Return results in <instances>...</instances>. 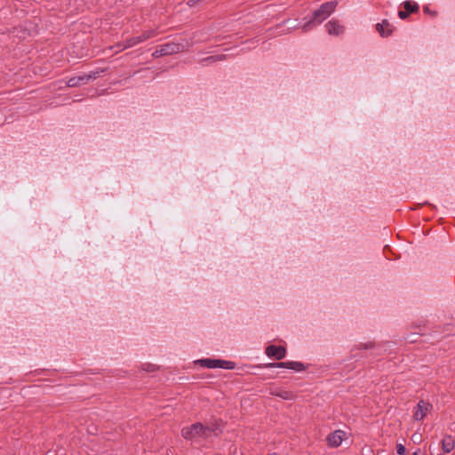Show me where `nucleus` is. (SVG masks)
Returning a JSON list of instances; mask_svg holds the SVG:
<instances>
[{"mask_svg":"<svg viewBox=\"0 0 455 455\" xmlns=\"http://www.w3.org/2000/svg\"><path fill=\"white\" fill-rule=\"evenodd\" d=\"M213 431V427L196 422L190 426L184 427L181 429V435L187 441L197 443L207 439Z\"/></svg>","mask_w":455,"mask_h":455,"instance_id":"1","label":"nucleus"},{"mask_svg":"<svg viewBox=\"0 0 455 455\" xmlns=\"http://www.w3.org/2000/svg\"><path fill=\"white\" fill-rule=\"evenodd\" d=\"M337 1H330L323 3L313 13V18L302 26L303 32L309 31L314 26L321 24L336 9Z\"/></svg>","mask_w":455,"mask_h":455,"instance_id":"2","label":"nucleus"},{"mask_svg":"<svg viewBox=\"0 0 455 455\" xmlns=\"http://www.w3.org/2000/svg\"><path fill=\"white\" fill-rule=\"evenodd\" d=\"M195 363L199 364L201 367L208 369L221 368L227 370H233L235 368V363L234 362L221 359L204 358L195 361Z\"/></svg>","mask_w":455,"mask_h":455,"instance_id":"3","label":"nucleus"},{"mask_svg":"<svg viewBox=\"0 0 455 455\" xmlns=\"http://www.w3.org/2000/svg\"><path fill=\"white\" fill-rule=\"evenodd\" d=\"M186 49V45L180 43L169 42L160 45L153 53L154 58H159L162 56L172 55L183 52Z\"/></svg>","mask_w":455,"mask_h":455,"instance_id":"4","label":"nucleus"},{"mask_svg":"<svg viewBox=\"0 0 455 455\" xmlns=\"http://www.w3.org/2000/svg\"><path fill=\"white\" fill-rule=\"evenodd\" d=\"M100 71H92L80 76L71 77L67 82L68 87H76L81 84H87L92 79H96L100 76Z\"/></svg>","mask_w":455,"mask_h":455,"instance_id":"5","label":"nucleus"},{"mask_svg":"<svg viewBox=\"0 0 455 455\" xmlns=\"http://www.w3.org/2000/svg\"><path fill=\"white\" fill-rule=\"evenodd\" d=\"M432 410V404L424 400L419 401L414 409L413 418L415 420H422Z\"/></svg>","mask_w":455,"mask_h":455,"instance_id":"6","label":"nucleus"},{"mask_svg":"<svg viewBox=\"0 0 455 455\" xmlns=\"http://www.w3.org/2000/svg\"><path fill=\"white\" fill-rule=\"evenodd\" d=\"M346 436V433L343 430L338 429L331 433H330L326 437L327 445L331 448H337L340 446L344 438Z\"/></svg>","mask_w":455,"mask_h":455,"instance_id":"7","label":"nucleus"},{"mask_svg":"<svg viewBox=\"0 0 455 455\" xmlns=\"http://www.w3.org/2000/svg\"><path fill=\"white\" fill-rule=\"evenodd\" d=\"M268 367H278V368H286L291 369L296 371H302L306 369L304 364L300 362H295V361H287V362H281L276 363H270Z\"/></svg>","mask_w":455,"mask_h":455,"instance_id":"8","label":"nucleus"},{"mask_svg":"<svg viewBox=\"0 0 455 455\" xmlns=\"http://www.w3.org/2000/svg\"><path fill=\"white\" fill-rule=\"evenodd\" d=\"M266 354L269 357H275L277 360H281L285 357L286 349L282 346L277 347L271 345L266 348Z\"/></svg>","mask_w":455,"mask_h":455,"instance_id":"9","label":"nucleus"},{"mask_svg":"<svg viewBox=\"0 0 455 455\" xmlns=\"http://www.w3.org/2000/svg\"><path fill=\"white\" fill-rule=\"evenodd\" d=\"M326 30L331 36H339L343 34L344 27L336 20H331L325 24Z\"/></svg>","mask_w":455,"mask_h":455,"instance_id":"10","label":"nucleus"},{"mask_svg":"<svg viewBox=\"0 0 455 455\" xmlns=\"http://www.w3.org/2000/svg\"><path fill=\"white\" fill-rule=\"evenodd\" d=\"M441 445H442V450L444 452H446V453L451 452L455 447V440H454L453 436H451V435H445L443 436V438L442 439Z\"/></svg>","mask_w":455,"mask_h":455,"instance_id":"11","label":"nucleus"},{"mask_svg":"<svg viewBox=\"0 0 455 455\" xmlns=\"http://www.w3.org/2000/svg\"><path fill=\"white\" fill-rule=\"evenodd\" d=\"M377 31L381 36H388L392 33V28L389 22L383 20L381 23L376 25Z\"/></svg>","mask_w":455,"mask_h":455,"instance_id":"12","label":"nucleus"},{"mask_svg":"<svg viewBox=\"0 0 455 455\" xmlns=\"http://www.w3.org/2000/svg\"><path fill=\"white\" fill-rule=\"evenodd\" d=\"M137 40H139L138 37L134 36V37L126 39L122 44H118L116 45V48H117L116 52L123 51L124 49L131 48V47L137 45L138 44H140V42H137Z\"/></svg>","mask_w":455,"mask_h":455,"instance_id":"13","label":"nucleus"},{"mask_svg":"<svg viewBox=\"0 0 455 455\" xmlns=\"http://www.w3.org/2000/svg\"><path fill=\"white\" fill-rule=\"evenodd\" d=\"M270 394L272 395L278 396L283 400H292L295 397L293 393L291 391H288V390L275 389V390H271Z\"/></svg>","mask_w":455,"mask_h":455,"instance_id":"14","label":"nucleus"},{"mask_svg":"<svg viewBox=\"0 0 455 455\" xmlns=\"http://www.w3.org/2000/svg\"><path fill=\"white\" fill-rule=\"evenodd\" d=\"M159 35V32L157 29H149V30H145L142 32V34L140 36H138V39L137 42H140L142 43L148 39H150L152 37H155L156 36Z\"/></svg>","mask_w":455,"mask_h":455,"instance_id":"15","label":"nucleus"},{"mask_svg":"<svg viewBox=\"0 0 455 455\" xmlns=\"http://www.w3.org/2000/svg\"><path fill=\"white\" fill-rule=\"evenodd\" d=\"M404 7V11L408 13L416 12L419 11V5L416 3H411V1H405L403 4Z\"/></svg>","mask_w":455,"mask_h":455,"instance_id":"16","label":"nucleus"},{"mask_svg":"<svg viewBox=\"0 0 455 455\" xmlns=\"http://www.w3.org/2000/svg\"><path fill=\"white\" fill-rule=\"evenodd\" d=\"M396 452L399 455H406V449L403 443L396 444Z\"/></svg>","mask_w":455,"mask_h":455,"instance_id":"17","label":"nucleus"},{"mask_svg":"<svg viewBox=\"0 0 455 455\" xmlns=\"http://www.w3.org/2000/svg\"><path fill=\"white\" fill-rule=\"evenodd\" d=\"M224 59L223 55H217V56H211L207 58L205 60H211V61H218Z\"/></svg>","mask_w":455,"mask_h":455,"instance_id":"18","label":"nucleus"},{"mask_svg":"<svg viewBox=\"0 0 455 455\" xmlns=\"http://www.w3.org/2000/svg\"><path fill=\"white\" fill-rule=\"evenodd\" d=\"M409 14L410 13H408L407 12L403 11V10H399V12H398V16L402 20H405L409 16Z\"/></svg>","mask_w":455,"mask_h":455,"instance_id":"19","label":"nucleus"},{"mask_svg":"<svg viewBox=\"0 0 455 455\" xmlns=\"http://www.w3.org/2000/svg\"><path fill=\"white\" fill-rule=\"evenodd\" d=\"M371 347H372L371 343H365V344L361 343L358 345V348H360V349H368Z\"/></svg>","mask_w":455,"mask_h":455,"instance_id":"20","label":"nucleus"},{"mask_svg":"<svg viewBox=\"0 0 455 455\" xmlns=\"http://www.w3.org/2000/svg\"><path fill=\"white\" fill-rule=\"evenodd\" d=\"M144 370L146 371H154L155 370V366L154 365H148V368H143Z\"/></svg>","mask_w":455,"mask_h":455,"instance_id":"21","label":"nucleus"},{"mask_svg":"<svg viewBox=\"0 0 455 455\" xmlns=\"http://www.w3.org/2000/svg\"><path fill=\"white\" fill-rule=\"evenodd\" d=\"M423 10H424L425 12H429L428 7H424Z\"/></svg>","mask_w":455,"mask_h":455,"instance_id":"22","label":"nucleus"},{"mask_svg":"<svg viewBox=\"0 0 455 455\" xmlns=\"http://www.w3.org/2000/svg\"><path fill=\"white\" fill-rule=\"evenodd\" d=\"M419 450L414 451L412 455H419Z\"/></svg>","mask_w":455,"mask_h":455,"instance_id":"23","label":"nucleus"},{"mask_svg":"<svg viewBox=\"0 0 455 455\" xmlns=\"http://www.w3.org/2000/svg\"><path fill=\"white\" fill-rule=\"evenodd\" d=\"M268 455H278V453H276V452H273V453L268 454Z\"/></svg>","mask_w":455,"mask_h":455,"instance_id":"24","label":"nucleus"}]
</instances>
